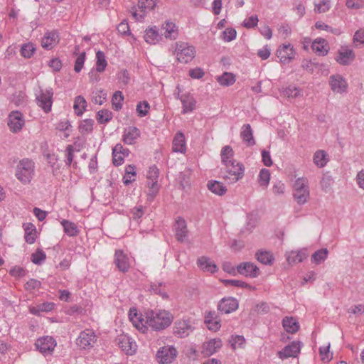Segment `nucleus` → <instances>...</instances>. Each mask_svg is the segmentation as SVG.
Returning <instances> with one entry per match:
<instances>
[{"label":"nucleus","instance_id":"nucleus-1","mask_svg":"<svg viewBox=\"0 0 364 364\" xmlns=\"http://www.w3.org/2000/svg\"><path fill=\"white\" fill-rule=\"evenodd\" d=\"M145 323L155 331H161L171 325L173 316L168 311L154 309L146 312Z\"/></svg>","mask_w":364,"mask_h":364},{"label":"nucleus","instance_id":"nucleus-2","mask_svg":"<svg viewBox=\"0 0 364 364\" xmlns=\"http://www.w3.org/2000/svg\"><path fill=\"white\" fill-rule=\"evenodd\" d=\"M35 175V163L24 158L19 161L16 168L15 176L23 184H28Z\"/></svg>","mask_w":364,"mask_h":364},{"label":"nucleus","instance_id":"nucleus-3","mask_svg":"<svg viewBox=\"0 0 364 364\" xmlns=\"http://www.w3.org/2000/svg\"><path fill=\"white\" fill-rule=\"evenodd\" d=\"M293 197L299 205L306 203L310 198L309 181L306 178H298L293 185Z\"/></svg>","mask_w":364,"mask_h":364},{"label":"nucleus","instance_id":"nucleus-4","mask_svg":"<svg viewBox=\"0 0 364 364\" xmlns=\"http://www.w3.org/2000/svg\"><path fill=\"white\" fill-rule=\"evenodd\" d=\"M225 170L221 171V176L229 183H235L243 177L245 168L242 164L234 161L225 164Z\"/></svg>","mask_w":364,"mask_h":364},{"label":"nucleus","instance_id":"nucleus-5","mask_svg":"<svg viewBox=\"0 0 364 364\" xmlns=\"http://www.w3.org/2000/svg\"><path fill=\"white\" fill-rule=\"evenodd\" d=\"M174 54L181 63H188L195 57L196 50L193 46L186 42L179 41L176 43Z\"/></svg>","mask_w":364,"mask_h":364},{"label":"nucleus","instance_id":"nucleus-6","mask_svg":"<svg viewBox=\"0 0 364 364\" xmlns=\"http://www.w3.org/2000/svg\"><path fill=\"white\" fill-rule=\"evenodd\" d=\"M53 90L51 87L42 89L40 88L38 92H36V101L46 113L51 111L53 105Z\"/></svg>","mask_w":364,"mask_h":364},{"label":"nucleus","instance_id":"nucleus-7","mask_svg":"<svg viewBox=\"0 0 364 364\" xmlns=\"http://www.w3.org/2000/svg\"><path fill=\"white\" fill-rule=\"evenodd\" d=\"M97 341V336L92 329H85L80 332L76 339V345L80 349H90Z\"/></svg>","mask_w":364,"mask_h":364},{"label":"nucleus","instance_id":"nucleus-8","mask_svg":"<svg viewBox=\"0 0 364 364\" xmlns=\"http://www.w3.org/2000/svg\"><path fill=\"white\" fill-rule=\"evenodd\" d=\"M56 345L55 340L48 336L38 338L35 343L36 348L44 355H51Z\"/></svg>","mask_w":364,"mask_h":364},{"label":"nucleus","instance_id":"nucleus-9","mask_svg":"<svg viewBox=\"0 0 364 364\" xmlns=\"http://www.w3.org/2000/svg\"><path fill=\"white\" fill-rule=\"evenodd\" d=\"M7 124L11 132H19L25 124L23 114L19 111H12L8 116Z\"/></svg>","mask_w":364,"mask_h":364},{"label":"nucleus","instance_id":"nucleus-10","mask_svg":"<svg viewBox=\"0 0 364 364\" xmlns=\"http://www.w3.org/2000/svg\"><path fill=\"white\" fill-rule=\"evenodd\" d=\"M177 350L173 346H164L156 353V358L161 364H169L176 357Z\"/></svg>","mask_w":364,"mask_h":364},{"label":"nucleus","instance_id":"nucleus-11","mask_svg":"<svg viewBox=\"0 0 364 364\" xmlns=\"http://www.w3.org/2000/svg\"><path fill=\"white\" fill-rule=\"evenodd\" d=\"M159 176V170L156 166H152L149 168L147 178L149 181L147 182V186H149V192L148 196L153 198L159 191V185L157 183V178Z\"/></svg>","mask_w":364,"mask_h":364},{"label":"nucleus","instance_id":"nucleus-12","mask_svg":"<svg viewBox=\"0 0 364 364\" xmlns=\"http://www.w3.org/2000/svg\"><path fill=\"white\" fill-rule=\"evenodd\" d=\"M237 272L242 276L250 278H256L259 274V269L257 265L250 262H242L237 265Z\"/></svg>","mask_w":364,"mask_h":364},{"label":"nucleus","instance_id":"nucleus-13","mask_svg":"<svg viewBox=\"0 0 364 364\" xmlns=\"http://www.w3.org/2000/svg\"><path fill=\"white\" fill-rule=\"evenodd\" d=\"M161 36L166 39L176 40L178 37V27L171 21H166L161 28Z\"/></svg>","mask_w":364,"mask_h":364},{"label":"nucleus","instance_id":"nucleus-14","mask_svg":"<svg viewBox=\"0 0 364 364\" xmlns=\"http://www.w3.org/2000/svg\"><path fill=\"white\" fill-rule=\"evenodd\" d=\"M301 342L293 341L289 345L285 346L281 351H279L278 356L281 359L289 357L295 358L300 353Z\"/></svg>","mask_w":364,"mask_h":364},{"label":"nucleus","instance_id":"nucleus-15","mask_svg":"<svg viewBox=\"0 0 364 364\" xmlns=\"http://www.w3.org/2000/svg\"><path fill=\"white\" fill-rule=\"evenodd\" d=\"M119 347L127 355H132L136 350V345L132 339L127 335L119 336L117 338Z\"/></svg>","mask_w":364,"mask_h":364},{"label":"nucleus","instance_id":"nucleus-16","mask_svg":"<svg viewBox=\"0 0 364 364\" xmlns=\"http://www.w3.org/2000/svg\"><path fill=\"white\" fill-rule=\"evenodd\" d=\"M238 308L237 299L232 297L223 299L218 305V309L223 314H230Z\"/></svg>","mask_w":364,"mask_h":364},{"label":"nucleus","instance_id":"nucleus-17","mask_svg":"<svg viewBox=\"0 0 364 364\" xmlns=\"http://www.w3.org/2000/svg\"><path fill=\"white\" fill-rule=\"evenodd\" d=\"M193 331V327L189 321H178L175 323L173 333L180 338H184Z\"/></svg>","mask_w":364,"mask_h":364},{"label":"nucleus","instance_id":"nucleus-18","mask_svg":"<svg viewBox=\"0 0 364 364\" xmlns=\"http://www.w3.org/2000/svg\"><path fill=\"white\" fill-rule=\"evenodd\" d=\"M329 83L331 90L338 93H342L346 91L347 82L340 75H333L330 77Z\"/></svg>","mask_w":364,"mask_h":364},{"label":"nucleus","instance_id":"nucleus-19","mask_svg":"<svg viewBox=\"0 0 364 364\" xmlns=\"http://www.w3.org/2000/svg\"><path fill=\"white\" fill-rule=\"evenodd\" d=\"M277 53L281 62L284 64L289 63L295 56V50L290 44L283 45L282 48L277 50Z\"/></svg>","mask_w":364,"mask_h":364},{"label":"nucleus","instance_id":"nucleus-20","mask_svg":"<svg viewBox=\"0 0 364 364\" xmlns=\"http://www.w3.org/2000/svg\"><path fill=\"white\" fill-rule=\"evenodd\" d=\"M198 266L204 272L211 274L216 272L218 268L215 263L208 257H200L197 260Z\"/></svg>","mask_w":364,"mask_h":364},{"label":"nucleus","instance_id":"nucleus-21","mask_svg":"<svg viewBox=\"0 0 364 364\" xmlns=\"http://www.w3.org/2000/svg\"><path fill=\"white\" fill-rule=\"evenodd\" d=\"M139 136L140 131L138 128L135 127H129L124 129L123 141L127 144H134Z\"/></svg>","mask_w":364,"mask_h":364},{"label":"nucleus","instance_id":"nucleus-22","mask_svg":"<svg viewBox=\"0 0 364 364\" xmlns=\"http://www.w3.org/2000/svg\"><path fill=\"white\" fill-rule=\"evenodd\" d=\"M355 58V54L350 49H343L338 52V55L336 58V60L341 65H349L353 61Z\"/></svg>","mask_w":364,"mask_h":364},{"label":"nucleus","instance_id":"nucleus-23","mask_svg":"<svg viewBox=\"0 0 364 364\" xmlns=\"http://www.w3.org/2000/svg\"><path fill=\"white\" fill-rule=\"evenodd\" d=\"M115 264L117 268L123 272H127L129 268V259L122 250L115 252Z\"/></svg>","mask_w":364,"mask_h":364},{"label":"nucleus","instance_id":"nucleus-24","mask_svg":"<svg viewBox=\"0 0 364 364\" xmlns=\"http://www.w3.org/2000/svg\"><path fill=\"white\" fill-rule=\"evenodd\" d=\"M175 229L176 239L183 242L187 236V227L185 220L178 217L176 220Z\"/></svg>","mask_w":364,"mask_h":364},{"label":"nucleus","instance_id":"nucleus-25","mask_svg":"<svg viewBox=\"0 0 364 364\" xmlns=\"http://www.w3.org/2000/svg\"><path fill=\"white\" fill-rule=\"evenodd\" d=\"M222 346V341L220 339H213L205 343L203 346V353L205 355H210L215 353Z\"/></svg>","mask_w":364,"mask_h":364},{"label":"nucleus","instance_id":"nucleus-26","mask_svg":"<svg viewBox=\"0 0 364 364\" xmlns=\"http://www.w3.org/2000/svg\"><path fill=\"white\" fill-rule=\"evenodd\" d=\"M172 150L174 152L184 153L186 151V141L184 134L178 132L173 140Z\"/></svg>","mask_w":364,"mask_h":364},{"label":"nucleus","instance_id":"nucleus-27","mask_svg":"<svg viewBox=\"0 0 364 364\" xmlns=\"http://www.w3.org/2000/svg\"><path fill=\"white\" fill-rule=\"evenodd\" d=\"M282 326L289 333H295L299 329V322L294 317L286 316L282 320Z\"/></svg>","mask_w":364,"mask_h":364},{"label":"nucleus","instance_id":"nucleus-28","mask_svg":"<svg viewBox=\"0 0 364 364\" xmlns=\"http://www.w3.org/2000/svg\"><path fill=\"white\" fill-rule=\"evenodd\" d=\"M180 99L183 105V114L191 112L195 109L196 101L193 96L188 94L182 95Z\"/></svg>","mask_w":364,"mask_h":364},{"label":"nucleus","instance_id":"nucleus-29","mask_svg":"<svg viewBox=\"0 0 364 364\" xmlns=\"http://www.w3.org/2000/svg\"><path fill=\"white\" fill-rule=\"evenodd\" d=\"M58 34L56 32L52 31L45 34L41 40V46L43 48L50 50L58 42Z\"/></svg>","mask_w":364,"mask_h":364},{"label":"nucleus","instance_id":"nucleus-30","mask_svg":"<svg viewBox=\"0 0 364 364\" xmlns=\"http://www.w3.org/2000/svg\"><path fill=\"white\" fill-rule=\"evenodd\" d=\"M307 257L305 251H291L287 254V260L290 264L303 262Z\"/></svg>","mask_w":364,"mask_h":364},{"label":"nucleus","instance_id":"nucleus-31","mask_svg":"<svg viewBox=\"0 0 364 364\" xmlns=\"http://www.w3.org/2000/svg\"><path fill=\"white\" fill-rule=\"evenodd\" d=\"M161 33L159 34L156 26L146 30L144 36L145 41L150 44H155L161 39Z\"/></svg>","mask_w":364,"mask_h":364},{"label":"nucleus","instance_id":"nucleus-32","mask_svg":"<svg viewBox=\"0 0 364 364\" xmlns=\"http://www.w3.org/2000/svg\"><path fill=\"white\" fill-rule=\"evenodd\" d=\"M240 136L243 141L247 144V146H253L255 144L252 130L249 124L242 126Z\"/></svg>","mask_w":364,"mask_h":364},{"label":"nucleus","instance_id":"nucleus-33","mask_svg":"<svg viewBox=\"0 0 364 364\" xmlns=\"http://www.w3.org/2000/svg\"><path fill=\"white\" fill-rule=\"evenodd\" d=\"M312 49L315 53L319 55L324 56L328 53V48L326 47V41L322 38L315 40L312 43Z\"/></svg>","mask_w":364,"mask_h":364},{"label":"nucleus","instance_id":"nucleus-34","mask_svg":"<svg viewBox=\"0 0 364 364\" xmlns=\"http://www.w3.org/2000/svg\"><path fill=\"white\" fill-rule=\"evenodd\" d=\"M313 160L318 167L322 168L328 161V154L323 150H318L314 153Z\"/></svg>","mask_w":364,"mask_h":364},{"label":"nucleus","instance_id":"nucleus-35","mask_svg":"<svg viewBox=\"0 0 364 364\" xmlns=\"http://www.w3.org/2000/svg\"><path fill=\"white\" fill-rule=\"evenodd\" d=\"M207 186L211 192L219 196L224 195L227 191L226 187L218 181H208Z\"/></svg>","mask_w":364,"mask_h":364},{"label":"nucleus","instance_id":"nucleus-36","mask_svg":"<svg viewBox=\"0 0 364 364\" xmlns=\"http://www.w3.org/2000/svg\"><path fill=\"white\" fill-rule=\"evenodd\" d=\"M234 151L232 147L229 145H226L222 148L220 152V156L223 164H227L228 163H230L234 161L233 159Z\"/></svg>","mask_w":364,"mask_h":364},{"label":"nucleus","instance_id":"nucleus-37","mask_svg":"<svg viewBox=\"0 0 364 364\" xmlns=\"http://www.w3.org/2000/svg\"><path fill=\"white\" fill-rule=\"evenodd\" d=\"M87 107V102L84 97L79 95L75 98L74 102V110L77 116H80L83 114Z\"/></svg>","mask_w":364,"mask_h":364},{"label":"nucleus","instance_id":"nucleus-38","mask_svg":"<svg viewBox=\"0 0 364 364\" xmlns=\"http://www.w3.org/2000/svg\"><path fill=\"white\" fill-rule=\"evenodd\" d=\"M61 225L63 227L64 232L70 237L76 236L78 234V229L77 225L69 220H63Z\"/></svg>","mask_w":364,"mask_h":364},{"label":"nucleus","instance_id":"nucleus-39","mask_svg":"<svg viewBox=\"0 0 364 364\" xmlns=\"http://www.w3.org/2000/svg\"><path fill=\"white\" fill-rule=\"evenodd\" d=\"M25 240L26 242L33 244L36 237V227L31 224L28 223L25 225Z\"/></svg>","mask_w":364,"mask_h":364},{"label":"nucleus","instance_id":"nucleus-40","mask_svg":"<svg viewBox=\"0 0 364 364\" xmlns=\"http://www.w3.org/2000/svg\"><path fill=\"white\" fill-rule=\"evenodd\" d=\"M283 95L288 98H296L303 95V92L294 85H289L283 90Z\"/></svg>","mask_w":364,"mask_h":364},{"label":"nucleus","instance_id":"nucleus-41","mask_svg":"<svg viewBox=\"0 0 364 364\" xmlns=\"http://www.w3.org/2000/svg\"><path fill=\"white\" fill-rule=\"evenodd\" d=\"M129 317L136 328L141 329L143 327H145L143 323L144 319L141 318V315L137 314L136 309H130Z\"/></svg>","mask_w":364,"mask_h":364},{"label":"nucleus","instance_id":"nucleus-42","mask_svg":"<svg viewBox=\"0 0 364 364\" xmlns=\"http://www.w3.org/2000/svg\"><path fill=\"white\" fill-rule=\"evenodd\" d=\"M205 321L208 328L211 331H215L220 327V322L216 320L215 313L209 312L205 316Z\"/></svg>","mask_w":364,"mask_h":364},{"label":"nucleus","instance_id":"nucleus-43","mask_svg":"<svg viewBox=\"0 0 364 364\" xmlns=\"http://www.w3.org/2000/svg\"><path fill=\"white\" fill-rule=\"evenodd\" d=\"M328 251L326 248H322L316 251L311 256V261L316 264L324 262L327 258Z\"/></svg>","mask_w":364,"mask_h":364},{"label":"nucleus","instance_id":"nucleus-44","mask_svg":"<svg viewBox=\"0 0 364 364\" xmlns=\"http://www.w3.org/2000/svg\"><path fill=\"white\" fill-rule=\"evenodd\" d=\"M96 70L100 73L103 72L107 65L105 53L101 50L97 51L96 53Z\"/></svg>","mask_w":364,"mask_h":364},{"label":"nucleus","instance_id":"nucleus-45","mask_svg":"<svg viewBox=\"0 0 364 364\" xmlns=\"http://www.w3.org/2000/svg\"><path fill=\"white\" fill-rule=\"evenodd\" d=\"M156 6V0H138V8L146 14L148 11H151Z\"/></svg>","mask_w":364,"mask_h":364},{"label":"nucleus","instance_id":"nucleus-46","mask_svg":"<svg viewBox=\"0 0 364 364\" xmlns=\"http://www.w3.org/2000/svg\"><path fill=\"white\" fill-rule=\"evenodd\" d=\"M218 82L223 86H230L235 82V76L230 73H225L218 79Z\"/></svg>","mask_w":364,"mask_h":364},{"label":"nucleus","instance_id":"nucleus-47","mask_svg":"<svg viewBox=\"0 0 364 364\" xmlns=\"http://www.w3.org/2000/svg\"><path fill=\"white\" fill-rule=\"evenodd\" d=\"M36 50L35 46L31 43H24L22 45L20 52L21 55L25 58H30Z\"/></svg>","mask_w":364,"mask_h":364},{"label":"nucleus","instance_id":"nucleus-48","mask_svg":"<svg viewBox=\"0 0 364 364\" xmlns=\"http://www.w3.org/2000/svg\"><path fill=\"white\" fill-rule=\"evenodd\" d=\"M256 257L257 259L264 264H271L273 261L272 255L267 251L257 252Z\"/></svg>","mask_w":364,"mask_h":364},{"label":"nucleus","instance_id":"nucleus-49","mask_svg":"<svg viewBox=\"0 0 364 364\" xmlns=\"http://www.w3.org/2000/svg\"><path fill=\"white\" fill-rule=\"evenodd\" d=\"M112 118V112L107 109H102L97 114V119L100 124H105L109 122Z\"/></svg>","mask_w":364,"mask_h":364},{"label":"nucleus","instance_id":"nucleus-50","mask_svg":"<svg viewBox=\"0 0 364 364\" xmlns=\"http://www.w3.org/2000/svg\"><path fill=\"white\" fill-rule=\"evenodd\" d=\"M46 258V255L41 249H37L36 251L31 255V261L35 264H41Z\"/></svg>","mask_w":364,"mask_h":364},{"label":"nucleus","instance_id":"nucleus-51","mask_svg":"<svg viewBox=\"0 0 364 364\" xmlns=\"http://www.w3.org/2000/svg\"><path fill=\"white\" fill-rule=\"evenodd\" d=\"M94 120L86 119L81 122L79 126V131L82 134L90 133L92 131Z\"/></svg>","mask_w":364,"mask_h":364},{"label":"nucleus","instance_id":"nucleus-52","mask_svg":"<svg viewBox=\"0 0 364 364\" xmlns=\"http://www.w3.org/2000/svg\"><path fill=\"white\" fill-rule=\"evenodd\" d=\"M124 100V96L121 91H116L112 96V105L115 110L118 111L122 109V102Z\"/></svg>","mask_w":364,"mask_h":364},{"label":"nucleus","instance_id":"nucleus-53","mask_svg":"<svg viewBox=\"0 0 364 364\" xmlns=\"http://www.w3.org/2000/svg\"><path fill=\"white\" fill-rule=\"evenodd\" d=\"M331 8L330 0H321L318 3H315L314 11L316 13H325L328 11Z\"/></svg>","mask_w":364,"mask_h":364},{"label":"nucleus","instance_id":"nucleus-54","mask_svg":"<svg viewBox=\"0 0 364 364\" xmlns=\"http://www.w3.org/2000/svg\"><path fill=\"white\" fill-rule=\"evenodd\" d=\"M315 27L317 29L325 30L328 32H330V33H331L334 35H337V36H338L341 33V31H340V29L336 28H332L331 26L326 24L325 23H323L322 21L316 22Z\"/></svg>","mask_w":364,"mask_h":364},{"label":"nucleus","instance_id":"nucleus-55","mask_svg":"<svg viewBox=\"0 0 364 364\" xmlns=\"http://www.w3.org/2000/svg\"><path fill=\"white\" fill-rule=\"evenodd\" d=\"M270 172L268 169L262 168L259 174V183L261 186H267L269 183Z\"/></svg>","mask_w":364,"mask_h":364},{"label":"nucleus","instance_id":"nucleus-56","mask_svg":"<svg viewBox=\"0 0 364 364\" xmlns=\"http://www.w3.org/2000/svg\"><path fill=\"white\" fill-rule=\"evenodd\" d=\"M150 108L149 104L146 101L140 102L136 106V112L140 117L146 116Z\"/></svg>","mask_w":364,"mask_h":364},{"label":"nucleus","instance_id":"nucleus-57","mask_svg":"<svg viewBox=\"0 0 364 364\" xmlns=\"http://www.w3.org/2000/svg\"><path fill=\"white\" fill-rule=\"evenodd\" d=\"M225 286H233L241 288H250V285L237 279H224L222 281Z\"/></svg>","mask_w":364,"mask_h":364},{"label":"nucleus","instance_id":"nucleus-58","mask_svg":"<svg viewBox=\"0 0 364 364\" xmlns=\"http://www.w3.org/2000/svg\"><path fill=\"white\" fill-rule=\"evenodd\" d=\"M333 183V180L331 176L323 175L321 180L320 184L322 190H323L326 192H328L331 189Z\"/></svg>","mask_w":364,"mask_h":364},{"label":"nucleus","instance_id":"nucleus-59","mask_svg":"<svg viewBox=\"0 0 364 364\" xmlns=\"http://www.w3.org/2000/svg\"><path fill=\"white\" fill-rule=\"evenodd\" d=\"M230 342L231 343L232 348L235 350L237 348H242L244 346L245 339L242 336H232Z\"/></svg>","mask_w":364,"mask_h":364},{"label":"nucleus","instance_id":"nucleus-60","mask_svg":"<svg viewBox=\"0 0 364 364\" xmlns=\"http://www.w3.org/2000/svg\"><path fill=\"white\" fill-rule=\"evenodd\" d=\"M330 343L327 346H321L319 348V353L321 356V360L329 362L332 358V355L329 353Z\"/></svg>","mask_w":364,"mask_h":364},{"label":"nucleus","instance_id":"nucleus-61","mask_svg":"<svg viewBox=\"0 0 364 364\" xmlns=\"http://www.w3.org/2000/svg\"><path fill=\"white\" fill-rule=\"evenodd\" d=\"M258 21L259 19L257 16L252 15L248 17L247 18L245 19L242 24L247 28H252L257 26Z\"/></svg>","mask_w":364,"mask_h":364},{"label":"nucleus","instance_id":"nucleus-62","mask_svg":"<svg viewBox=\"0 0 364 364\" xmlns=\"http://www.w3.org/2000/svg\"><path fill=\"white\" fill-rule=\"evenodd\" d=\"M223 40L225 42H230L236 38L237 32L234 28H226L223 32Z\"/></svg>","mask_w":364,"mask_h":364},{"label":"nucleus","instance_id":"nucleus-63","mask_svg":"<svg viewBox=\"0 0 364 364\" xmlns=\"http://www.w3.org/2000/svg\"><path fill=\"white\" fill-rule=\"evenodd\" d=\"M117 79L119 82L123 85H127L130 80L129 75L127 70H122L117 74Z\"/></svg>","mask_w":364,"mask_h":364},{"label":"nucleus","instance_id":"nucleus-64","mask_svg":"<svg viewBox=\"0 0 364 364\" xmlns=\"http://www.w3.org/2000/svg\"><path fill=\"white\" fill-rule=\"evenodd\" d=\"M85 60V53L82 52L75 60L74 70L76 73H80L83 67Z\"/></svg>","mask_w":364,"mask_h":364}]
</instances>
